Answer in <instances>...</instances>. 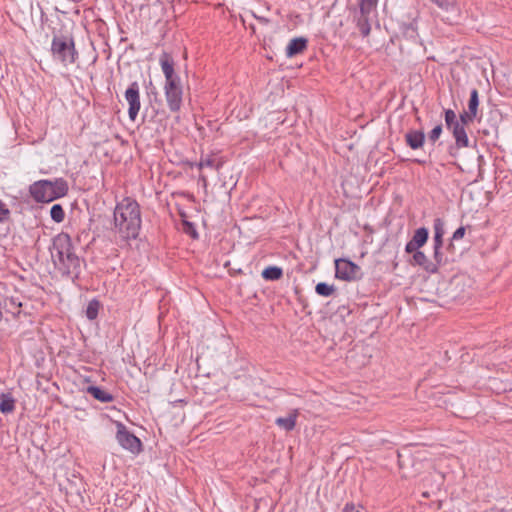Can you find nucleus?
I'll return each mask as SVG.
<instances>
[{
  "label": "nucleus",
  "mask_w": 512,
  "mask_h": 512,
  "mask_svg": "<svg viewBox=\"0 0 512 512\" xmlns=\"http://www.w3.org/2000/svg\"><path fill=\"white\" fill-rule=\"evenodd\" d=\"M262 277L265 280H279L283 276V270L277 266H269L262 271Z\"/></svg>",
  "instance_id": "nucleus-22"
},
{
  "label": "nucleus",
  "mask_w": 512,
  "mask_h": 512,
  "mask_svg": "<svg viewBox=\"0 0 512 512\" xmlns=\"http://www.w3.org/2000/svg\"><path fill=\"white\" fill-rule=\"evenodd\" d=\"M10 217V210L7 206L0 200V222H5Z\"/></svg>",
  "instance_id": "nucleus-35"
},
{
  "label": "nucleus",
  "mask_w": 512,
  "mask_h": 512,
  "mask_svg": "<svg viewBox=\"0 0 512 512\" xmlns=\"http://www.w3.org/2000/svg\"><path fill=\"white\" fill-rule=\"evenodd\" d=\"M442 247H433L434 249V261H432V264H437V270L440 266L446 264L447 259L444 257L443 253L441 252Z\"/></svg>",
  "instance_id": "nucleus-29"
},
{
  "label": "nucleus",
  "mask_w": 512,
  "mask_h": 512,
  "mask_svg": "<svg viewBox=\"0 0 512 512\" xmlns=\"http://www.w3.org/2000/svg\"><path fill=\"white\" fill-rule=\"evenodd\" d=\"M315 291L320 296L329 297L335 292V287L325 282H319L315 287Z\"/></svg>",
  "instance_id": "nucleus-25"
},
{
  "label": "nucleus",
  "mask_w": 512,
  "mask_h": 512,
  "mask_svg": "<svg viewBox=\"0 0 512 512\" xmlns=\"http://www.w3.org/2000/svg\"><path fill=\"white\" fill-rule=\"evenodd\" d=\"M159 63L161 65L163 74L165 76V82L178 81L179 77L175 74L174 71V59L168 52H163L160 55Z\"/></svg>",
  "instance_id": "nucleus-10"
},
{
  "label": "nucleus",
  "mask_w": 512,
  "mask_h": 512,
  "mask_svg": "<svg viewBox=\"0 0 512 512\" xmlns=\"http://www.w3.org/2000/svg\"><path fill=\"white\" fill-rule=\"evenodd\" d=\"M433 230L435 235L445 234V222L441 218H436L433 221Z\"/></svg>",
  "instance_id": "nucleus-32"
},
{
  "label": "nucleus",
  "mask_w": 512,
  "mask_h": 512,
  "mask_svg": "<svg viewBox=\"0 0 512 512\" xmlns=\"http://www.w3.org/2000/svg\"><path fill=\"white\" fill-rule=\"evenodd\" d=\"M335 276L345 281H355L362 277L361 268L347 259L335 260Z\"/></svg>",
  "instance_id": "nucleus-6"
},
{
  "label": "nucleus",
  "mask_w": 512,
  "mask_h": 512,
  "mask_svg": "<svg viewBox=\"0 0 512 512\" xmlns=\"http://www.w3.org/2000/svg\"><path fill=\"white\" fill-rule=\"evenodd\" d=\"M343 512H360V511L356 510L353 504H346L343 509Z\"/></svg>",
  "instance_id": "nucleus-38"
},
{
  "label": "nucleus",
  "mask_w": 512,
  "mask_h": 512,
  "mask_svg": "<svg viewBox=\"0 0 512 512\" xmlns=\"http://www.w3.org/2000/svg\"><path fill=\"white\" fill-rule=\"evenodd\" d=\"M116 439L122 448L132 454H139L142 450V443L138 437L132 434L121 422H115Z\"/></svg>",
  "instance_id": "nucleus-5"
},
{
  "label": "nucleus",
  "mask_w": 512,
  "mask_h": 512,
  "mask_svg": "<svg viewBox=\"0 0 512 512\" xmlns=\"http://www.w3.org/2000/svg\"><path fill=\"white\" fill-rule=\"evenodd\" d=\"M477 115L470 114V111H464L460 114V119L458 120L463 126L473 122Z\"/></svg>",
  "instance_id": "nucleus-33"
},
{
  "label": "nucleus",
  "mask_w": 512,
  "mask_h": 512,
  "mask_svg": "<svg viewBox=\"0 0 512 512\" xmlns=\"http://www.w3.org/2000/svg\"><path fill=\"white\" fill-rule=\"evenodd\" d=\"M407 145L413 149H419L425 142V134L421 130H410L405 135Z\"/></svg>",
  "instance_id": "nucleus-14"
},
{
  "label": "nucleus",
  "mask_w": 512,
  "mask_h": 512,
  "mask_svg": "<svg viewBox=\"0 0 512 512\" xmlns=\"http://www.w3.org/2000/svg\"><path fill=\"white\" fill-rule=\"evenodd\" d=\"M113 220L115 232L122 241L137 239L142 225L139 203L131 197H124L114 208Z\"/></svg>",
  "instance_id": "nucleus-1"
},
{
  "label": "nucleus",
  "mask_w": 512,
  "mask_h": 512,
  "mask_svg": "<svg viewBox=\"0 0 512 512\" xmlns=\"http://www.w3.org/2000/svg\"><path fill=\"white\" fill-rule=\"evenodd\" d=\"M125 99L129 104V119L135 121L141 107L139 85L137 82H132L125 91Z\"/></svg>",
  "instance_id": "nucleus-8"
},
{
  "label": "nucleus",
  "mask_w": 512,
  "mask_h": 512,
  "mask_svg": "<svg viewBox=\"0 0 512 512\" xmlns=\"http://www.w3.org/2000/svg\"><path fill=\"white\" fill-rule=\"evenodd\" d=\"M479 106V96H478V90L476 88L472 89L470 93V99L468 102V111H470V114L477 115Z\"/></svg>",
  "instance_id": "nucleus-26"
},
{
  "label": "nucleus",
  "mask_w": 512,
  "mask_h": 512,
  "mask_svg": "<svg viewBox=\"0 0 512 512\" xmlns=\"http://www.w3.org/2000/svg\"><path fill=\"white\" fill-rule=\"evenodd\" d=\"M167 105L172 112H178L182 106V87L180 80L165 82L164 86Z\"/></svg>",
  "instance_id": "nucleus-7"
},
{
  "label": "nucleus",
  "mask_w": 512,
  "mask_h": 512,
  "mask_svg": "<svg viewBox=\"0 0 512 512\" xmlns=\"http://www.w3.org/2000/svg\"><path fill=\"white\" fill-rule=\"evenodd\" d=\"M48 185L50 180H39L30 185V195L36 202H51Z\"/></svg>",
  "instance_id": "nucleus-9"
},
{
  "label": "nucleus",
  "mask_w": 512,
  "mask_h": 512,
  "mask_svg": "<svg viewBox=\"0 0 512 512\" xmlns=\"http://www.w3.org/2000/svg\"><path fill=\"white\" fill-rule=\"evenodd\" d=\"M449 130L452 131V134L455 138V143L458 148H464L469 146V139L466 133L465 126L461 123L456 124Z\"/></svg>",
  "instance_id": "nucleus-15"
},
{
  "label": "nucleus",
  "mask_w": 512,
  "mask_h": 512,
  "mask_svg": "<svg viewBox=\"0 0 512 512\" xmlns=\"http://www.w3.org/2000/svg\"><path fill=\"white\" fill-rule=\"evenodd\" d=\"M378 0H357V7L350 8L353 23L359 29L362 37H368L371 24L377 21Z\"/></svg>",
  "instance_id": "nucleus-3"
},
{
  "label": "nucleus",
  "mask_w": 512,
  "mask_h": 512,
  "mask_svg": "<svg viewBox=\"0 0 512 512\" xmlns=\"http://www.w3.org/2000/svg\"><path fill=\"white\" fill-rule=\"evenodd\" d=\"M445 123L448 129L460 123L457 120L456 114L452 109L445 110Z\"/></svg>",
  "instance_id": "nucleus-30"
},
{
  "label": "nucleus",
  "mask_w": 512,
  "mask_h": 512,
  "mask_svg": "<svg viewBox=\"0 0 512 512\" xmlns=\"http://www.w3.org/2000/svg\"><path fill=\"white\" fill-rule=\"evenodd\" d=\"M99 308H100L99 301H97L95 299L91 300L88 303L87 308H86V316H87V318L89 320L96 319L97 316H98Z\"/></svg>",
  "instance_id": "nucleus-27"
},
{
  "label": "nucleus",
  "mask_w": 512,
  "mask_h": 512,
  "mask_svg": "<svg viewBox=\"0 0 512 512\" xmlns=\"http://www.w3.org/2000/svg\"><path fill=\"white\" fill-rule=\"evenodd\" d=\"M87 392L90 395H92L96 400H99L101 402L107 403L112 401V396L108 392L99 387L89 386L87 388Z\"/></svg>",
  "instance_id": "nucleus-21"
},
{
  "label": "nucleus",
  "mask_w": 512,
  "mask_h": 512,
  "mask_svg": "<svg viewBox=\"0 0 512 512\" xmlns=\"http://www.w3.org/2000/svg\"><path fill=\"white\" fill-rule=\"evenodd\" d=\"M299 412L298 410H293L286 417H279L276 419L275 423L282 429L286 431H291L295 428L297 418Z\"/></svg>",
  "instance_id": "nucleus-18"
},
{
  "label": "nucleus",
  "mask_w": 512,
  "mask_h": 512,
  "mask_svg": "<svg viewBox=\"0 0 512 512\" xmlns=\"http://www.w3.org/2000/svg\"><path fill=\"white\" fill-rule=\"evenodd\" d=\"M183 231L187 235H190L193 239H197L198 238V232H197V230L195 228V225L192 222L184 220L183 221Z\"/></svg>",
  "instance_id": "nucleus-31"
},
{
  "label": "nucleus",
  "mask_w": 512,
  "mask_h": 512,
  "mask_svg": "<svg viewBox=\"0 0 512 512\" xmlns=\"http://www.w3.org/2000/svg\"><path fill=\"white\" fill-rule=\"evenodd\" d=\"M434 4H436L441 10L447 13L458 14L459 8L457 6L456 0H431Z\"/></svg>",
  "instance_id": "nucleus-20"
},
{
  "label": "nucleus",
  "mask_w": 512,
  "mask_h": 512,
  "mask_svg": "<svg viewBox=\"0 0 512 512\" xmlns=\"http://www.w3.org/2000/svg\"><path fill=\"white\" fill-rule=\"evenodd\" d=\"M441 133H442V125H441V124H439V125L435 126V127L430 131L428 138H429V140H430L432 143H435V142L439 139V137H440Z\"/></svg>",
  "instance_id": "nucleus-34"
},
{
  "label": "nucleus",
  "mask_w": 512,
  "mask_h": 512,
  "mask_svg": "<svg viewBox=\"0 0 512 512\" xmlns=\"http://www.w3.org/2000/svg\"><path fill=\"white\" fill-rule=\"evenodd\" d=\"M428 236H429V232H428L427 228H425V227L418 228L414 232L412 239L410 241H408V243L406 244L405 251L410 254V253L418 250L419 248H421L422 246L425 245V243L428 240Z\"/></svg>",
  "instance_id": "nucleus-11"
},
{
  "label": "nucleus",
  "mask_w": 512,
  "mask_h": 512,
  "mask_svg": "<svg viewBox=\"0 0 512 512\" xmlns=\"http://www.w3.org/2000/svg\"><path fill=\"white\" fill-rule=\"evenodd\" d=\"M413 253L414 263L424 268L428 273H436L437 272V264H432L427 256L419 250H416Z\"/></svg>",
  "instance_id": "nucleus-17"
},
{
  "label": "nucleus",
  "mask_w": 512,
  "mask_h": 512,
  "mask_svg": "<svg viewBox=\"0 0 512 512\" xmlns=\"http://www.w3.org/2000/svg\"><path fill=\"white\" fill-rule=\"evenodd\" d=\"M51 53L55 60L65 66L75 63L78 51L75 48L73 36L71 34H55L51 43Z\"/></svg>",
  "instance_id": "nucleus-4"
},
{
  "label": "nucleus",
  "mask_w": 512,
  "mask_h": 512,
  "mask_svg": "<svg viewBox=\"0 0 512 512\" xmlns=\"http://www.w3.org/2000/svg\"><path fill=\"white\" fill-rule=\"evenodd\" d=\"M3 309V301L0 299V321L2 320L3 318V312H2Z\"/></svg>",
  "instance_id": "nucleus-39"
},
{
  "label": "nucleus",
  "mask_w": 512,
  "mask_h": 512,
  "mask_svg": "<svg viewBox=\"0 0 512 512\" xmlns=\"http://www.w3.org/2000/svg\"><path fill=\"white\" fill-rule=\"evenodd\" d=\"M22 303L18 297H7L3 300V309L6 313L17 317L21 312Z\"/></svg>",
  "instance_id": "nucleus-19"
},
{
  "label": "nucleus",
  "mask_w": 512,
  "mask_h": 512,
  "mask_svg": "<svg viewBox=\"0 0 512 512\" xmlns=\"http://www.w3.org/2000/svg\"><path fill=\"white\" fill-rule=\"evenodd\" d=\"M222 165H223L222 159L213 153L202 155L200 158V161L198 163L199 169L207 167V168L215 169L217 171L220 170Z\"/></svg>",
  "instance_id": "nucleus-16"
},
{
  "label": "nucleus",
  "mask_w": 512,
  "mask_h": 512,
  "mask_svg": "<svg viewBox=\"0 0 512 512\" xmlns=\"http://www.w3.org/2000/svg\"><path fill=\"white\" fill-rule=\"evenodd\" d=\"M464 235H465V227L461 226V227L457 228L454 231L451 240L452 241L453 240H455V241L460 240V239H462L464 237Z\"/></svg>",
  "instance_id": "nucleus-36"
},
{
  "label": "nucleus",
  "mask_w": 512,
  "mask_h": 512,
  "mask_svg": "<svg viewBox=\"0 0 512 512\" xmlns=\"http://www.w3.org/2000/svg\"><path fill=\"white\" fill-rule=\"evenodd\" d=\"M453 248H454L453 243H450V244L448 245V247H447V249H453Z\"/></svg>",
  "instance_id": "nucleus-40"
},
{
  "label": "nucleus",
  "mask_w": 512,
  "mask_h": 512,
  "mask_svg": "<svg viewBox=\"0 0 512 512\" xmlns=\"http://www.w3.org/2000/svg\"><path fill=\"white\" fill-rule=\"evenodd\" d=\"M308 41L304 37L293 38L286 48V56L293 57L302 53L307 48Z\"/></svg>",
  "instance_id": "nucleus-13"
},
{
  "label": "nucleus",
  "mask_w": 512,
  "mask_h": 512,
  "mask_svg": "<svg viewBox=\"0 0 512 512\" xmlns=\"http://www.w3.org/2000/svg\"><path fill=\"white\" fill-rule=\"evenodd\" d=\"M15 409L14 399L7 394H2L0 398V411L2 413H10Z\"/></svg>",
  "instance_id": "nucleus-24"
},
{
  "label": "nucleus",
  "mask_w": 512,
  "mask_h": 512,
  "mask_svg": "<svg viewBox=\"0 0 512 512\" xmlns=\"http://www.w3.org/2000/svg\"><path fill=\"white\" fill-rule=\"evenodd\" d=\"M50 216L52 220L57 223H61L65 218V212L60 204H55L51 207Z\"/></svg>",
  "instance_id": "nucleus-28"
},
{
  "label": "nucleus",
  "mask_w": 512,
  "mask_h": 512,
  "mask_svg": "<svg viewBox=\"0 0 512 512\" xmlns=\"http://www.w3.org/2000/svg\"><path fill=\"white\" fill-rule=\"evenodd\" d=\"M55 268L63 275L78 278L81 272V260L75 254L69 234L59 233L52 239L49 247Z\"/></svg>",
  "instance_id": "nucleus-2"
},
{
  "label": "nucleus",
  "mask_w": 512,
  "mask_h": 512,
  "mask_svg": "<svg viewBox=\"0 0 512 512\" xmlns=\"http://www.w3.org/2000/svg\"><path fill=\"white\" fill-rule=\"evenodd\" d=\"M400 29L403 36L406 38L415 39L418 36L417 24L415 20L410 23H403Z\"/></svg>",
  "instance_id": "nucleus-23"
},
{
  "label": "nucleus",
  "mask_w": 512,
  "mask_h": 512,
  "mask_svg": "<svg viewBox=\"0 0 512 512\" xmlns=\"http://www.w3.org/2000/svg\"><path fill=\"white\" fill-rule=\"evenodd\" d=\"M433 247H442L443 246V235H435L433 237Z\"/></svg>",
  "instance_id": "nucleus-37"
},
{
  "label": "nucleus",
  "mask_w": 512,
  "mask_h": 512,
  "mask_svg": "<svg viewBox=\"0 0 512 512\" xmlns=\"http://www.w3.org/2000/svg\"><path fill=\"white\" fill-rule=\"evenodd\" d=\"M47 187L49 188L51 201L66 196L69 190L68 182L64 178H56L54 181L50 180V185Z\"/></svg>",
  "instance_id": "nucleus-12"
}]
</instances>
